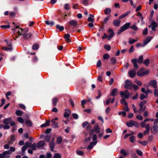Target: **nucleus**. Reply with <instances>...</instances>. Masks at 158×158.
<instances>
[{
    "label": "nucleus",
    "mask_w": 158,
    "mask_h": 158,
    "mask_svg": "<svg viewBox=\"0 0 158 158\" xmlns=\"http://www.w3.org/2000/svg\"><path fill=\"white\" fill-rule=\"evenodd\" d=\"M13 30L14 31L16 32L19 36L22 35L23 38L25 40L30 39L32 35L31 33L29 32L28 29H23L19 26H16L15 28L13 29Z\"/></svg>",
    "instance_id": "obj_1"
},
{
    "label": "nucleus",
    "mask_w": 158,
    "mask_h": 158,
    "mask_svg": "<svg viewBox=\"0 0 158 158\" xmlns=\"http://www.w3.org/2000/svg\"><path fill=\"white\" fill-rule=\"evenodd\" d=\"M131 23H128L123 25L121 27L120 29L118 31L117 34L119 35L124 31L128 29Z\"/></svg>",
    "instance_id": "obj_2"
},
{
    "label": "nucleus",
    "mask_w": 158,
    "mask_h": 158,
    "mask_svg": "<svg viewBox=\"0 0 158 158\" xmlns=\"http://www.w3.org/2000/svg\"><path fill=\"white\" fill-rule=\"evenodd\" d=\"M100 128L99 127V125L98 124H96L94 127V129H91L90 131V132L89 133V135H91L93 134L94 132H95L97 133L99 132H100Z\"/></svg>",
    "instance_id": "obj_3"
},
{
    "label": "nucleus",
    "mask_w": 158,
    "mask_h": 158,
    "mask_svg": "<svg viewBox=\"0 0 158 158\" xmlns=\"http://www.w3.org/2000/svg\"><path fill=\"white\" fill-rule=\"evenodd\" d=\"M126 125L128 127H130L135 126L137 127H138L139 126V124L138 123L133 120L127 122L126 123Z\"/></svg>",
    "instance_id": "obj_4"
},
{
    "label": "nucleus",
    "mask_w": 158,
    "mask_h": 158,
    "mask_svg": "<svg viewBox=\"0 0 158 158\" xmlns=\"http://www.w3.org/2000/svg\"><path fill=\"white\" fill-rule=\"evenodd\" d=\"M146 103V101L144 100L142 101L139 104V106L140 107L139 110L138 111V112L140 114H141L142 111H144L145 109V107H143V105Z\"/></svg>",
    "instance_id": "obj_5"
},
{
    "label": "nucleus",
    "mask_w": 158,
    "mask_h": 158,
    "mask_svg": "<svg viewBox=\"0 0 158 158\" xmlns=\"http://www.w3.org/2000/svg\"><path fill=\"white\" fill-rule=\"evenodd\" d=\"M132 83L128 80H127L125 81L124 87L127 89H131L132 88Z\"/></svg>",
    "instance_id": "obj_6"
},
{
    "label": "nucleus",
    "mask_w": 158,
    "mask_h": 158,
    "mask_svg": "<svg viewBox=\"0 0 158 158\" xmlns=\"http://www.w3.org/2000/svg\"><path fill=\"white\" fill-rule=\"evenodd\" d=\"M120 94L122 98H128L129 96V93L127 90H126L124 92L120 91Z\"/></svg>",
    "instance_id": "obj_7"
},
{
    "label": "nucleus",
    "mask_w": 158,
    "mask_h": 158,
    "mask_svg": "<svg viewBox=\"0 0 158 158\" xmlns=\"http://www.w3.org/2000/svg\"><path fill=\"white\" fill-rule=\"evenodd\" d=\"M15 135H11L10 136V137L7 139V143L10 144L13 143L15 141Z\"/></svg>",
    "instance_id": "obj_8"
},
{
    "label": "nucleus",
    "mask_w": 158,
    "mask_h": 158,
    "mask_svg": "<svg viewBox=\"0 0 158 158\" xmlns=\"http://www.w3.org/2000/svg\"><path fill=\"white\" fill-rule=\"evenodd\" d=\"M158 24L155 21H152L150 25L149 26V27H151L152 29L154 31L156 30V28L158 26Z\"/></svg>",
    "instance_id": "obj_9"
},
{
    "label": "nucleus",
    "mask_w": 158,
    "mask_h": 158,
    "mask_svg": "<svg viewBox=\"0 0 158 158\" xmlns=\"http://www.w3.org/2000/svg\"><path fill=\"white\" fill-rule=\"evenodd\" d=\"M136 70L134 69L129 71L128 73L129 75L131 78H133L135 77L136 74Z\"/></svg>",
    "instance_id": "obj_10"
},
{
    "label": "nucleus",
    "mask_w": 158,
    "mask_h": 158,
    "mask_svg": "<svg viewBox=\"0 0 158 158\" xmlns=\"http://www.w3.org/2000/svg\"><path fill=\"white\" fill-rule=\"evenodd\" d=\"M152 39V37L150 36H148L147 37L146 39L143 41V44L142 46H144L147 45L151 41Z\"/></svg>",
    "instance_id": "obj_11"
},
{
    "label": "nucleus",
    "mask_w": 158,
    "mask_h": 158,
    "mask_svg": "<svg viewBox=\"0 0 158 158\" xmlns=\"http://www.w3.org/2000/svg\"><path fill=\"white\" fill-rule=\"evenodd\" d=\"M69 23L70 26L74 27L77 26L78 22L76 20H73L69 21Z\"/></svg>",
    "instance_id": "obj_12"
},
{
    "label": "nucleus",
    "mask_w": 158,
    "mask_h": 158,
    "mask_svg": "<svg viewBox=\"0 0 158 158\" xmlns=\"http://www.w3.org/2000/svg\"><path fill=\"white\" fill-rule=\"evenodd\" d=\"M145 128L146 130L144 131L143 134L144 135H146V134H149L150 129L149 124L148 123L145 126Z\"/></svg>",
    "instance_id": "obj_13"
},
{
    "label": "nucleus",
    "mask_w": 158,
    "mask_h": 158,
    "mask_svg": "<svg viewBox=\"0 0 158 158\" xmlns=\"http://www.w3.org/2000/svg\"><path fill=\"white\" fill-rule=\"evenodd\" d=\"M157 81L155 80H153L150 81L149 84L154 88H157Z\"/></svg>",
    "instance_id": "obj_14"
},
{
    "label": "nucleus",
    "mask_w": 158,
    "mask_h": 158,
    "mask_svg": "<svg viewBox=\"0 0 158 158\" xmlns=\"http://www.w3.org/2000/svg\"><path fill=\"white\" fill-rule=\"evenodd\" d=\"M71 113V110L69 109H66L64 114V117L65 118L68 117Z\"/></svg>",
    "instance_id": "obj_15"
},
{
    "label": "nucleus",
    "mask_w": 158,
    "mask_h": 158,
    "mask_svg": "<svg viewBox=\"0 0 158 158\" xmlns=\"http://www.w3.org/2000/svg\"><path fill=\"white\" fill-rule=\"evenodd\" d=\"M12 121L11 118H9L4 119L3 120V123L5 124L8 125L10 124V122Z\"/></svg>",
    "instance_id": "obj_16"
},
{
    "label": "nucleus",
    "mask_w": 158,
    "mask_h": 158,
    "mask_svg": "<svg viewBox=\"0 0 158 158\" xmlns=\"http://www.w3.org/2000/svg\"><path fill=\"white\" fill-rule=\"evenodd\" d=\"M97 143V141L93 142L90 143L89 145L87 147V149L88 150H90L93 148V145H95Z\"/></svg>",
    "instance_id": "obj_17"
},
{
    "label": "nucleus",
    "mask_w": 158,
    "mask_h": 158,
    "mask_svg": "<svg viewBox=\"0 0 158 158\" xmlns=\"http://www.w3.org/2000/svg\"><path fill=\"white\" fill-rule=\"evenodd\" d=\"M121 21L118 19H116L113 21V24L116 27H118L120 25Z\"/></svg>",
    "instance_id": "obj_18"
},
{
    "label": "nucleus",
    "mask_w": 158,
    "mask_h": 158,
    "mask_svg": "<svg viewBox=\"0 0 158 158\" xmlns=\"http://www.w3.org/2000/svg\"><path fill=\"white\" fill-rule=\"evenodd\" d=\"M51 122L52 123V127L54 128H58L59 126L58 125V123L56 122L55 119H52L51 121Z\"/></svg>",
    "instance_id": "obj_19"
},
{
    "label": "nucleus",
    "mask_w": 158,
    "mask_h": 158,
    "mask_svg": "<svg viewBox=\"0 0 158 158\" xmlns=\"http://www.w3.org/2000/svg\"><path fill=\"white\" fill-rule=\"evenodd\" d=\"M134 60H135L138 63L140 64L142 63L143 61V56L142 55L140 56L139 58L135 59Z\"/></svg>",
    "instance_id": "obj_20"
},
{
    "label": "nucleus",
    "mask_w": 158,
    "mask_h": 158,
    "mask_svg": "<svg viewBox=\"0 0 158 158\" xmlns=\"http://www.w3.org/2000/svg\"><path fill=\"white\" fill-rule=\"evenodd\" d=\"M44 141H40L38 142L37 144V147L38 148L43 147L45 144Z\"/></svg>",
    "instance_id": "obj_21"
},
{
    "label": "nucleus",
    "mask_w": 158,
    "mask_h": 158,
    "mask_svg": "<svg viewBox=\"0 0 158 158\" xmlns=\"http://www.w3.org/2000/svg\"><path fill=\"white\" fill-rule=\"evenodd\" d=\"M109 31L111 32V33L107 36L108 40H110L113 36L114 34V32L112 29H109L108 30Z\"/></svg>",
    "instance_id": "obj_22"
},
{
    "label": "nucleus",
    "mask_w": 158,
    "mask_h": 158,
    "mask_svg": "<svg viewBox=\"0 0 158 158\" xmlns=\"http://www.w3.org/2000/svg\"><path fill=\"white\" fill-rule=\"evenodd\" d=\"M130 13V11H127V12H126L125 13L123 14V15H120L118 19H121L123 18H124V17H126Z\"/></svg>",
    "instance_id": "obj_23"
},
{
    "label": "nucleus",
    "mask_w": 158,
    "mask_h": 158,
    "mask_svg": "<svg viewBox=\"0 0 158 158\" xmlns=\"http://www.w3.org/2000/svg\"><path fill=\"white\" fill-rule=\"evenodd\" d=\"M70 37V35L68 34H66L64 36V38L67 43L70 42V40L69 39Z\"/></svg>",
    "instance_id": "obj_24"
},
{
    "label": "nucleus",
    "mask_w": 158,
    "mask_h": 158,
    "mask_svg": "<svg viewBox=\"0 0 158 158\" xmlns=\"http://www.w3.org/2000/svg\"><path fill=\"white\" fill-rule=\"evenodd\" d=\"M111 9L109 8H106L104 10V13L106 15H108L111 12Z\"/></svg>",
    "instance_id": "obj_25"
},
{
    "label": "nucleus",
    "mask_w": 158,
    "mask_h": 158,
    "mask_svg": "<svg viewBox=\"0 0 158 158\" xmlns=\"http://www.w3.org/2000/svg\"><path fill=\"white\" fill-rule=\"evenodd\" d=\"M118 92V90L116 89H113L111 91V95L113 96H116V94Z\"/></svg>",
    "instance_id": "obj_26"
},
{
    "label": "nucleus",
    "mask_w": 158,
    "mask_h": 158,
    "mask_svg": "<svg viewBox=\"0 0 158 158\" xmlns=\"http://www.w3.org/2000/svg\"><path fill=\"white\" fill-rule=\"evenodd\" d=\"M25 124L28 127H31L32 125V122L30 120H28L26 121L25 122Z\"/></svg>",
    "instance_id": "obj_27"
},
{
    "label": "nucleus",
    "mask_w": 158,
    "mask_h": 158,
    "mask_svg": "<svg viewBox=\"0 0 158 158\" xmlns=\"http://www.w3.org/2000/svg\"><path fill=\"white\" fill-rule=\"evenodd\" d=\"M58 101V99L57 98H54L52 100V103L54 106L56 105L57 102Z\"/></svg>",
    "instance_id": "obj_28"
},
{
    "label": "nucleus",
    "mask_w": 158,
    "mask_h": 158,
    "mask_svg": "<svg viewBox=\"0 0 158 158\" xmlns=\"http://www.w3.org/2000/svg\"><path fill=\"white\" fill-rule=\"evenodd\" d=\"M153 130L156 133L158 132V126L157 125L153 124Z\"/></svg>",
    "instance_id": "obj_29"
},
{
    "label": "nucleus",
    "mask_w": 158,
    "mask_h": 158,
    "mask_svg": "<svg viewBox=\"0 0 158 158\" xmlns=\"http://www.w3.org/2000/svg\"><path fill=\"white\" fill-rule=\"evenodd\" d=\"M45 23L47 25L51 27L53 26L54 24V23L53 21L50 22L48 20L45 21Z\"/></svg>",
    "instance_id": "obj_30"
},
{
    "label": "nucleus",
    "mask_w": 158,
    "mask_h": 158,
    "mask_svg": "<svg viewBox=\"0 0 158 158\" xmlns=\"http://www.w3.org/2000/svg\"><path fill=\"white\" fill-rule=\"evenodd\" d=\"M131 61L133 64L134 67L135 68L137 69L138 68V66L136 62H137L135 60L133 59L131 60Z\"/></svg>",
    "instance_id": "obj_31"
},
{
    "label": "nucleus",
    "mask_w": 158,
    "mask_h": 158,
    "mask_svg": "<svg viewBox=\"0 0 158 158\" xmlns=\"http://www.w3.org/2000/svg\"><path fill=\"white\" fill-rule=\"evenodd\" d=\"M39 48V45L38 44H35L32 46V49L33 50H37Z\"/></svg>",
    "instance_id": "obj_32"
},
{
    "label": "nucleus",
    "mask_w": 158,
    "mask_h": 158,
    "mask_svg": "<svg viewBox=\"0 0 158 158\" xmlns=\"http://www.w3.org/2000/svg\"><path fill=\"white\" fill-rule=\"evenodd\" d=\"M56 27L57 29H58L60 31H62L64 30V28L63 26H60L59 25H57L56 26Z\"/></svg>",
    "instance_id": "obj_33"
},
{
    "label": "nucleus",
    "mask_w": 158,
    "mask_h": 158,
    "mask_svg": "<svg viewBox=\"0 0 158 158\" xmlns=\"http://www.w3.org/2000/svg\"><path fill=\"white\" fill-rule=\"evenodd\" d=\"M30 148L33 150H36V144L35 143L33 144L31 143Z\"/></svg>",
    "instance_id": "obj_34"
},
{
    "label": "nucleus",
    "mask_w": 158,
    "mask_h": 158,
    "mask_svg": "<svg viewBox=\"0 0 158 158\" xmlns=\"http://www.w3.org/2000/svg\"><path fill=\"white\" fill-rule=\"evenodd\" d=\"M23 114V112L22 111L17 110L15 112L16 114L18 116H21Z\"/></svg>",
    "instance_id": "obj_35"
},
{
    "label": "nucleus",
    "mask_w": 158,
    "mask_h": 158,
    "mask_svg": "<svg viewBox=\"0 0 158 158\" xmlns=\"http://www.w3.org/2000/svg\"><path fill=\"white\" fill-rule=\"evenodd\" d=\"M129 140L132 143H134L135 141V136L133 135L130 136L129 138Z\"/></svg>",
    "instance_id": "obj_36"
},
{
    "label": "nucleus",
    "mask_w": 158,
    "mask_h": 158,
    "mask_svg": "<svg viewBox=\"0 0 158 158\" xmlns=\"http://www.w3.org/2000/svg\"><path fill=\"white\" fill-rule=\"evenodd\" d=\"M62 141V138L61 137H58L56 139V143L57 144L60 143Z\"/></svg>",
    "instance_id": "obj_37"
},
{
    "label": "nucleus",
    "mask_w": 158,
    "mask_h": 158,
    "mask_svg": "<svg viewBox=\"0 0 158 158\" xmlns=\"http://www.w3.org/2000/svg\"><path fill=\"white\" fill-rule=\"evenodd\" d=\"M137 75L139 76L142 77L144 76L145 74L141 70H139L137 72Z\"/></svg>",
    "instance_id": "obj_38"
},
{
    "label": "nucleus",
    "mask_w": 158,
    "mask_h": 158,
    "mask_svg": "<svg viewBox=\"0 0 158 158\" xmlns=\"http://www.w3.org/2000/svg\"><path fill=\"white\" fill-rule=\"evenodd\" d=\"M2 49L3 50H5V51H11L12 50V47H2Z\"/></svg>",
    "instance_id": "obj_39"
},
{
    "label": "nucleus",
    "mask_w": 158,
    "mask_h": 158,
    "mask_svg": "<svg viewBox=\"0 0 158 158\" xmlns=\"http://www.w3.org/2000/svg\"><path fill=\"white\" fill-rule=\"evenodd\" d=\"M50 150L51 151H53L54 148V143H49Z\"/></svg>",
    "instance_id": "obj_40"
},
{
    "label": "nucleus",
    "mask_w": 158,
    "mask_h": 158,
    "mask_svg": "<svg viewBox=\"0 0 158 158\" xmlns=\"http://www.w3.org/2000/svg\"><path fill=\"white\" fill-rule=\"evenodd\" d=\"M148 98V95H147L146 94V95H145L143 94H141L140 95V98L141 100H142L144 99L145 98Z\"/></svg>",
    "instance_id": "obj_41"
},
{
    "label": "nucleus",
    "mask_w": 158,
    "mask_h": 158,
    "mask_svg": "<svg viewBox=\"0 0 158 158\" xmlns=\"http://www.w3.org/2000/svg\"><path fill=\"white\" fill-rule=\"evenodd\" d=\"M92 127V126L91 125V124L89 123V124H88V125L85 128L86 129V130L89 131V132H90V131L91 130V128Z\"/></svg>",
    "instance_id": "obj_42"
},
{
    "label": "nucleus",
    "mask_w": 158,
    "mask_h": 158,
    "mask_svg": "<svg viewBox=\"0 0 158 158\" xmlns=\"http://www.w3.org/2000/svg\"><path fill=\"white\" fill-rule=\"evenodd\" d=\"M137 40L129 39V43L130 44H131L137 42Z\"/></svg>",
    "instance_id": "obj_43"
},
{
    "label": "nucleus",
    "mask_w": 158,
    "mask_h": 158,
    "mask_svg": "<svg viewBox=\"0 0 158 158\" xmlns=\"http://www.w3.org/2000/svg\"><path fill=\"white\" fill-rule=\"evenodd\" d=\"M50 136L46 135L45 137L44 140L48 142L50 141Z\"/></svg>",
    "instance_id": "obj_44"
},
{
    "label": "nucleus",
    "mask_w": 158,
    "mask_h": 158,
    "mask_svg": "<svg viewBox=\"0 0 158 158\" xmlns=\"http://www.w3.org/2000/svg\"><path fill=\"white\" fill-rule=\"evenodd\" d=\"M27 148L26 146H24L22 148V151L23 153L22 154V155H23L25 154V152L27 150Z\"/></svg>",
    "instance_id": "obj_45"
},
{
    "label": "nucleus",
    "mask_w": 158,
    "mask_h": 158,
    "mask_svg": "<svg viewBox=\"0 0 158 158\" xmlns=\"http://www.w3.org/2000/svg\"><path fill=\"white\" fill-rule=\"evenodd\" d=\"M120 153L125 156L127 154L126 151L123 149H121V150Z\"/></svg>",
    "instance_id": "obj_46"
},
{
    "label": "nucleus",
    "mask_w": 158,
    "mask_h": 158,
    "mask_svg": "<svg viewBox=\"0 0 158 158\" xmlns=\"http://www.w3.org/2000/svg\"><path fill=\"white\" fill-rule=\"evenodd\" d=\"M110 60L111 64H115L116 62V60L115 58L112 57L110 59Z\"/></svg>",
    "instance_id": "obj_47"
},
{
    "label": "nucleus",
    "mask_w": 158,
    "mask_h": 158,
    "mask_svg": "<svg viewBox=\"0 0 158 158\" xmlns=\"http://www.w3.org/2000/svg\"><path fill=\"white\" fill-rule=\"evenodd\" d=\"M136 152L140 156H142L143 155L142 152L138 149H136Z\"/></svg>",
    "instance_id": "obj_48"
},
{
    "label": "nucleus",
    "mask_w": 158,
    "mask_h": 158,
    "mask_svg": "<svg viewBox=\"0 0 158 158\" xmlns=\"http://www.w3.org/2000/svg\"><path fill=\"white\" fill-rule=\"evenodd\" d=\"M143 64L147 66H148L149 64V60L148 59L145 60L143 62Z\"/></svg>",
    "instance_id": "obj_49"
},
{
    "label": "nucleus",
    "mask_w": 158,
    "mask_h": 158,
    "mask_svg": "<svg viewBox=\"0 0 158 158\" xmlns=\"http://www.w3.org/2000/svg\"><path fill=\"white\" fill-rule=\"evenodd\" d=\"M77 154L79 156H82L84 155V152L81 151L77 150L76 151Z\"/></svg>",
    "instance_id": "obj_50"
},
{
    "label": "nucleus",
    "mask_w": 158,
    "mask_h": 158,
    "mask_svg": "<svg viewBox=\"0 0 158 158\" xmlns=\"http://www.w3.org/2000/svg\"><path fill=\"white\" fill-rule=\"evenodd\" d=\"M104 48L105 49L108 51H110L111 49V47L109 45H105L104 46Z\"/></svg>",
    "instance_id": "obj_51"
},
{
    "label": "nucleus",
    "mask_w": 158,
    "mask_h": 158,
    "mask_svg": "<svg viewBox=\"0 0 158 158\" xmlns=\"http://www.w3.org/2000/svg\"><path fill=\"white\" fill-rule=\"evenodd\" d=\"M121 102L122 104H123L125 105H127V102L126 101L125 99L124 98H122Z\"/></svg>",
    "instance_id": "obj_52"
},
{
    "label": "nucleus",
    "mask_w": 158,
    "mask_h": 158,
    "mask_svg": "<svg viewBox=\"0 0 158 158\" xmlns=\"http://www.w3.org/2000/svg\"><path fill=\"white\" fill-rule=\"evenodd\" d=\"M139 143H141L142 145H143V146H146L148 143V142L146 141H143L142 142L141 141H139Z\"/></svg>",
    "instance_id": "obj_53"
},
{
    "label": "nucleus",
    "mask_w": 158,
    "mask_h": 158,
    "mask_svg": "<svg viewBox=\"0 0 158 158\" xmlns=\"http://www.w3.org/2000/svg\"><path fill=\"white\" fill-rule=\"evenodd\" d=\"M111 16L110 15H109L108 17H107L104 20L103 22V24H105L106 23L107 21L108 20L109 18Z\"/></svg>",
    "instance_id": "obj_54"
},
{
    "label": "nucleus",
    "mask_w": 158,
    "mask_h": 158,
    "mask_svg": "<svg viewBox=\"0 0 158 158\" xmlns=\"http://www.w3.org/2000/svg\"><path fill=\"white\" fill-rule=\"evenodd\" d=\"M17 120L19 122L21 123H23L24 122L23 120L21 117L17 118Z\"/></svg>",
    "instance_id": "obj_55"
},
{
    "label": "nucleus",
    "mask_w": 158,
    "mask_h": 158,
    "mask_svg": "<svg viewBox=\"0 0 158 158\" xmlns=\"http://www.w3.org/2000/svg\"><path fill=\"white\" fill-rule=\"evenodd\" d=\"M131 28L135 31H136L138 30V28L135 25H132L131 27Z\"/></svg>",
    "instance_id": "obj_56"
},
{
    "label": "nucleus",
    "mask_w": 158,
    "mask_h": 158,
    "mask_svg": "<svg viewBox=\"0 0 158 158\" xmlns=\"http://www.w3.org/2000/svg\"><path fill=\"white\" fill-rule=\"evenodd\" d=\"M31 143L30 142H26L25 143V146H26V147H27V148L29 147L30 148L31 145Z\"/></svg>",
    "instance_id": "obj_57"
},
{
    "label": "nucleus",
    "mask_w": 158,
    "mask_h": 158,
    "mask_svg": "<svg viewBox=\"0 0 158 158\" xmlns=\"http://www.w3.org/2000/svg\"><path fill=\"white\" fill-rule=\"evenodd\" d=\"M109 57L110 56L107 53L104 54L103 56V58L104 59L107 60L109 58Z\"/></svg>",
    "instance_id": "obj_58"
},
{
    "label": "nucleus",
    "mask_w": 158,
    "mask_h": 158,
    "mask_svg": "<svg viewBox=\"0 0 158 158\" xmlns=\"http://www.w3.org/2000/svg\"><path fill=\"white\" fill-rule=\"evenodd\" d=\"M89 123L87 121H85L83 122L82 124V127L85 128L88 125V124Z\"/></svg>",
    "instance_id": "obj_59"
},
{
    "label": "nucleus",
    "mask_w": 158,
    "mask_h": 158,
    "mask_svg": "<svg viewBox=\"0 0 158 158\" xmlns=\"http://www.w3.org/2000/svg\"><path fill=\"white\" fill-rule=\"evenodd\" d=\"M118 114L119 115H121V114L124 116L125 117L126 115V114L125 111H122V112H118Z\"/></svg>",
    "instance_id": "obj_60"
},
{
    "label": "nucleus",
    "mask_w": 158,
    "mask_h": 158,
    "mask_svg": "<svg viewBox=\"0 0 158 158\" xmlns=\"http://www.w3.org/2000/svg\"><path fill=\"white\" fill-rule=\"evenodd\" d=\"M148 33V30L147 27L145 28L143 30V35H147Z\"/></svg>",
    "instance_id": "obj_61"
},
{
    "label": "nucleus",
    "mask_w": 158,
    "mask_h": 158,
    "mask_svg": "<svg viewBox=\"0 0 158 158\" xmlns=\"http://www.w3.org/2000/svg\"><path fill=\"white\" fill-rule=\"evenodd\" d=\"M64 8L66 10H69L70 9V7L69 6V4H66L64 5Z\"/></svg>",
    "instance_id": "obj_62"
},
{
    "label": "nucleus",
    "mask_w": 158,
    "mask_h": 158,
    "mask_svg": "<svg viewBox=\"0 0 158 158\" xmlns=\"http://www.w3.org/2000/svg\"><path fill=\"white\" fill-rule=\"evenodd\" d=\"M154 95L156 97H158V89L155 88Z\"/></svg>",
    "instance_id": "obj_63"
},
{
    "label": "nucleus",
    "mask_w": 158,
    "mask_h": 158,
    "mask_svg": "<svg viewBox=\"0 0 158 158\" xmlns=\"http://www.w3.org/2000/svg\"><path fill=\"white\" fill-rule=\"evenodd\" d=\"M61 157L59 154L58 153H56L53 158H61Z\"/></svg>",
    "instance_id": "obj_64"
}]
</instances>
